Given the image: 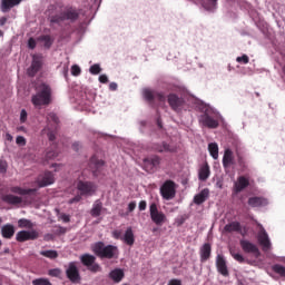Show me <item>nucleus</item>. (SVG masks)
<instances>
[{
	"mask_svg": "<svg viewBox=\"0 0 285 285\" xmlns=\"http://www.w3.org/2000/svg\"><path fill=\"white\" fill-rule=\"evenodd\" d=\"M36 94L31 96V104L35 108L50 106L52 104V87L46 82L36 85Z\"/></svg>",
	"mask_w": 285,
	"mask_h": 285,
	"instance_id": "obj_1",
	"label": "nucleus"
},
{
	"mask_svg": "<svg viewBox=\"0 0 285 285\" xmlns=\"http://www.w3.org/2000/svg\"><path fill=\"white\" fill-rule=\"evenodd\" d=\"M92 252L100 259H117L119 257V247L106 245L104 242H97L92 246Z\"/></svg>",
	"mask_w": 285,
	"mask_h": 285,
	"instance_id": "obj_2",
	"label": "nucleus"
},
{
	"mask_svg": "<svg viewBox=\"0 0 285 285\" xmlns=\"http://www.w3.org/2000/svg\"><path fill=\"white\" fill-rule=\"evenodd\" d=\"M76 188L77 190H79L80 194L68 200V204L70 205L79 204V202H81V197L95 195V193L97 191V185L92 181L78 180L76 183Z\"/></svg>",
	"mask_w": 285,
	"mask_h": 285,
	"instance_id": "obj_3",
	"label": "nucleus"
},
{
	"mask_svg": "<svg viewBox=\"0 0 285 285\" xmlns=\"http://www.w3.org/2000/svg\"><path fill=\"white\" fill-rule=\"evenodd\" d=\"M77 19H79V11L72 7H67L60 14L51 17V23H62V21L75 23Z\"/></svg>",
	"mask_w": 285,
	"mask_h": 285,
	"instance_id": "obj_4",
	"label": "nucleus"
},
{
	"mask_svg": "<svg viewBox=\"0 0 285 285\" xmlns=\"http://www.w3.org/2000/svg\"><path fill=\"white\" fill-rule=\"evenodd\" d=\"M167 104L174 112L179 114L186 110V98L175 92H171L167 96Z\"/></svg>",
	"mask_w": 285,
	"mask_h": 285,
	"instance_id": "obj_5",
	"label": "nucleus"
},
{
	"mask_svg": "<svg viewBox=\"0 0 285 285\" xmlns=\"http://www.w3.org/2000/svg\"><path fill=\"white\" fill-rule=\"evenodd\" d=\"M149 215L150 219L156 226H164L166 222H168V217L164 214V212L159 210L157 203H151L149 205Z\"/></svg>",
	"mask_w": 285,
	"mask_h": 285,
	"instance_id": "obj_6",
	"label": "nucleus"
},
{
	"mask_svg": "<svg viewBox=\"0 0 285 285\" xmlns=\"http://www.w3.org/2000/svg\"><path fill=\"white\" fill-rule=\"evenodd\" d=\"M160 195L163 199H166V202H170V199H175V196L177 195V184H175L173 180H166L160 186Z\"/></svg>",
	"mask_w": 285,
	"mask_h": 285,
	"instance_id": "obj_7",
	"label": "nucleus"
},
{
	"mask_svg": "<svg viewBox=\"0 0 285 285\" xmlns=\"http://www.w3.org/2000/svg\"><path fill=\"white\" fill-rule=\"evenodd\" d=\"M80 262L82 266H86L90 273H99L101 271V266L96 263L97 257L91 254H83L80 256Z\"/></svg>",
	"mask_w": 285,
	"mask_h": 285,
	"instance_id": "obj_8",
	"label": "nucleus"
},
{
	"mask_svg": "<svg viewBox=\"0 0 285 285\" xmlns=\"http://www.w3.org/2000/svg\"><path fill=\"white\" fill-rule=\"evenodd\" d=\"M66 275L71 284H79L81 282V274H79V267H77V262H70L68 264Z\"/></svg>",
	"mask_w": 285,
	"mask_h": 285,
	"instance_id": "obj_9",
	"label": "nucleus"
},
{
	"mask_svg": "<svg viewBox=\"0 0 285 285\" xmlns=\"http://www.w3.org/2000/svg\"><path fill=\"white\" fill-rule=\"evenodd\" d=\"M142 95L146 101H148L149 104H155V100L159 101L160 104H164L166 101V95H164V92L145 89L142 91Z\"/></svg>",
	"mask_w": 285,
	"mask_h": 285,
	"instance_id": "obj_10",
	"label": "nucleus"
},
{
	"mask_svg": "<svg viewBox=\"0 0 285 285\" xmlns=\"http://www.w3.org/2000/svg\"><path fill=\"white\" fill-rule=\"evenodd\" d=\"M149 148L150 150H154V153H177V146L170 145L166 141L153 142Z\"/></svg>",
	"mask_w": 285,
	"mask_h": 285,
	"instance_id": "obj_11",
	"label": "nucleus"
},
{
	"mask_svg": "<svg viewBox=\"0 0 285 285\" xmlns=\"http://www.w3.org/2000/svg\"><path fill=\"white\" fill-rule=\"evenodd\" d=\"M36 184L39 188H46V186H51L55 184V174L52 171H45L43 174L39 175L36 179Z\"/></svg>",
	"mask_w": 285,
	"mask_h": 285,
	"instance_id": "obj_12",
	"label": "nucleus"
},
{
	"mask_svg": "<svg viewBox=\"0 0 285 285\" xmlns=\"http://www.w3.org/2000/svg\"><path fill=\"white\" fill-rule=\"evenodd\" d=\"M16 239H17V242H21V243L39 239V232H37L35 229H32L30 232L21 230V232L17 233Z\"/></svg>",
	"mask_w": 285,
	"mask_h": 285,
	"instance_id": "obj_13",
	"label": "nucleus"
},
{
	"mask_svg": "<svg viewBox=\"0 0 285 285\" xmlns=\"http://www.w3.org/2000/svg\"><path fill=\"white\" fill-rule=\"evenodd\" d=\"M42 66L43 61L41 60V56L33 55L31 66L27 69V75L35 77V75L41 70Z\"/></svg>",
	"mask_w": 285,
	"mask_h": 285,
	"instance_id": "obj_14",
	"label": "nucleus"
},
{
	"mask_svg": "<svg viewBox=\"0 0 285 285\" xmlns=\"http://www.w3.org/2000/svg\"><path fill=\"white\" fill-rule=\"evenodd\" d=\"M42 66L43 61L41 60V56L33 55L31 66L27 69V75L35 77V75L41 70Z\"/></svg>",
	"mask_w": 285,
	"mask_h": 285,
	"instance_id": "obj_15",
	"label": "nucleus"
},
{
	"mask_svg": "<svg viewBox=\"0 0 285 285\" xmlns=\"http://www.w3.org/2000/svg\"><path fill=\"white\" fill-rule=\"evenodd\" d=\"M146 170H157L161 166V157L154 155L144 159Z\"/></svg>",
	"mask_w": 285,
	"mask_h": 285,
	"instance_id": "obj_16",
	"label": "nucleus"
},
{
	"mask_svg": "<svg viewBox=\"0 0 285 285\" xmlns=\"http://www.w3.org/2000/svg\"><path fill=\"white\" fill-rule=\"evenodd\" d=\"M104 160L92 156L89 160V168L92 170L94 177H99L101 169L104 168Z\"/></svg>",
	"mask_w": 285,
	"mask_h": 285,
	"instance_id": "obj_17",
	"label": "nucleus"
},
{
	"mask_svg": "<svg viewBox=\"0 0 285 285\" xmlns=\"http://www.w3.org/2000/svg\"><path fill=\"white\" fill-rule=\"evenodd\" d=\"M257 239L258 244L263 246L264 249L268 250V248H271V238H268V233H266V229L262 225L258 232Z\"/></svg>",
	"mask_w": 285,
	"mask_h": 285,
	"instance_id": "obj_18",
	"label": "nucleus"
},
{
	"mask_svg": "<svg viewBox=\"0 0 285 285\" xmlns=\"http://www.w3.org/2000/svg\"><path fill=\"white\" fill-rule=\"evenodd\" d=\"M240 248H243L244 253H252L253 255H256V257H259V247L249 240L242 239Z\"/></svg>",
	"mask_w": 285,
	"mask_h": 285,
	"instance_id": "obj_19",
	"label": "nucleus"
},
{
	"mask_svg": "<svg viewBox=\"0 0 285 285\" xmlns=\"http://www.w3.org/2000/svg\"><path fill=\"white\" fill-rule=\"evenodd\" d=\"M23 0H1L0 1V10L1 12H10L12 8H17V6H21Z\"/></svg>",
	"mask_w": 285,
	"mask_h": 285,
	"instance_id": "obj_20",
	"label": "nucleus"
},
{
	"mask_svg": "<svg viewBox=\"0 0 285 285\" xmlns=\"http://www.w3.org/2000/svg\"><path fill=\"white\" fill-rule=\"evenodd\" d=\"M216 267L223 277H228V275H230L228 272V266L226 265V259L219 254L216 257Z\"/></svg>",
	"mask_w": 285,
	"mask_h": 285,
	"instance_id": "obj_21",
	"label": "nucleus"
},
{
	"mask_svg": "<svg viewBox=\"0 0 285 285\" xmlns=\"http://www.w3.org/2000/svg\"><path fill=\"white\" fill-rule=\"evenodd\" d=\"M202 122L206 128H219V121L215 119L213 116H210L208 112H205L202 116Z\"/></svg>",
	"mask_w": 285,
	"mask_h": 285,
	"instance_id": "obj_22",
	"label": "nucleus"
},
{
	"mask_svg": "<svg viewBox=\"0 0 285 285\" xmlns=\"http://www.w3.org/2000/svg\"><path fill=\"white\" fill-rule=\"evenodd\" d=\"M250 186V181L245 176H240L237 178V181L234 184V193L237 195L248 188Z\"/></svg>",
	"mask_w": 285,
	"mask_h": 285,
	"instance_id": "obj_23",
	"label": "nucleus"
},
{
	"mask_svg": "<svg viewBox=\"0 0 285 285\" xmlns=\"http://www.w3.org/2000/svg\"><path fill=\"white\" fill-rule=\"evenodd\" d=\"M247 204L250 208H261V206H268V200L264 197L254 196L248 198Z\"/></svg>",
	"mask_w": 285,
	"mask_h": 285,
	"instance_id": "obj_24",
	"label": "nucleus"
},
{
	"mask_svg": "<svg viewBox=\"0 0 285 285\" xmlns=\"http://www.w3.org/2000/svg\"><path fill=\"white\" fill-rule=\"evenodd\" d=\"M213 253V248L210 247L209 243H205L199 250L200 262L204 264L210 259V255Z\"/></svg>",
	"mask_w": 285,
	"mask_h": 285,
	"instance_id": "obj_25",
	"label": "nucleus"
},
{
	"mask_svg": "<svg viewBox=\"0 0 285 285\" xmlns=\"http://www.w3.org/2000/svg\"><path fill=\"white\" fill-rule=\"evenodd\" d=\"M210 197V190L208 188L203 189L199 194L194 197V204L202 206L206 199Z\"/></svg>",
	"mask_w": 285,
	"mask_h": 285,
	"instance_id": "obj_26",
	"label": "nucleus"
},
{
	"mask_svg": "<svg viewBox=\"0 0 285 285\" xmlns=\"http://www.w3.org/2000/svg\"><path fill=\"white\" fill-rule=\"evenodd\" d=\"M1 235L4 239H12L14 237V225L6 224L1 227Z\"/></svg>",
	"mask_w": 285,
	"mask_h": 285,
	"instance_id": "obj_27",
	"label": "nucleus"
},
{
	"mask_svg": "<svg viewBox=\"0 0 285 285\" xmlns=\"http://www.w3.org/2000/svg\"><path fill=\"white\" fill-rule=\"evenodd\" d=\"M232 164H235V157L233 156V150L226 149L223 156L224 168H230Z\"/></svg>",
	"mask_w": 285,
	"mask_h": 285,
	"instance_id": "obj_28",
	"label": "nucleus"
},
{
	"mask_svg": "<svg viewBox=\"0 0 285 285\" xmlns=\"http://www.w3.org/2000/svg\"><path fill=\"white\" fill-rule=\"evenodd\" d=\"M121 239L127 244V246L135 245V232H132V227H128L126 229L125 235Z\"/></svg>",
	"mask_w": 285,
	"mask_h": 285,
	"instance_id": "obj_29",
	"label": "nucleus"
},
{
	"mask_svg": "<svg viewBox=\"0 0 285 285\" xmlns=\"http://www.w3.org/2000/svg\"><path fill=\"white\" fill-rule=\"evenodd\" d=\"M109 277L110 279H112V282H115V284H119V282H121V279H124L125 274H124V269L121 268H115L109 273Z\"/></svg>",
	"mask_w": 285,
	"mask_h": 285,
	"instance_id": "obj_30",
	"label": "nucleus"
},
{
	"mask_svg": "<svg viewBox=\"0 0 285 285\" xmlns=\"http://www.w3.org/2000/svg\"><path fill=\"white\" fill-rule=\"evenodd\" d=\"M2 202H4V204H11L12 206H17V204H21L23 199L19 196L7 194L2 196Z\"/></svg>",
	"mask_w": 285,
	"mask_h": 285,
	"instance_id": "obj_31",
	"label": "nucleus"
},
{
	"mask_svg": "<svg viewBox=\"0 0 285 285\" xmlns=\"http://www.w3.org/2000/svg\"><path fill=\"white\" fill-rule=\"evenodd\" d=\"M210 177V166L208 164L203 165L198 171V178L200 181H206Z\"/></svg>",
	"mask_w": 285,
	"mask_h": 285,
	"instance_id": "obj_32",
	"label": "nucleus"
},
{
	"mask_svg": "<svg viewBox=\"0 0 285 285\" xmlns=\"http://www.w3.org/2000/svg\"><path fill=\"white\" fill-rule=\"evenodd\" d=\"M225 233H242V224L239 222H232L224 227Z\"/></svg>",
	"mask_w": 285,
	"mask_h": 285,
	"instance_id": "obj_33",
	"label": "nucleus"
},
{
	"mask_svg": "<svg viewBox=\"0 0 285 285\" xmlns=\"http://www.w3.org/2000/svg\"><path fill=\"white\" fill-rule=\"evenodd\" d=\"M10 193H13L14 195H35V193H37V189H23L19 186H14L10 188Z\"/></svg>",
	"mask_w": 285,
	"mask_h": 285,
	"instance_id": "obj_34",
	"label": "nucleus"
},
{
	"mask_svg": "<svg viewBox=\"0 0 285 285\" xmlns=\"http://www.w3.org/2000/svg\"><path fill=\"white\" fill-rule=\"evenodd\" d=\"M101 210H104V204H101L99 200H96L90 210L91 217H99L101 215Z\"/></svg>",
	"mask_w": 285,
	"mask_h": 285,
	"instance_id": "obj_35",
	"label": "nucleus"
},
{
	"mask_svg": "<svg viewBox=\"0 0 285 285\" xmlns=\"http://www.w3.org/2000/svg\"><path fill=\"white\" fill-rule=\"evenodd\" d=\"M208 151L213 159H219V146L217 145V142H210L208 145Z\"/></svg>",
	"mask_w": 285,
	"mask_h": 285,
	"instance_id": "obj_36",
	"label": "nucleus"
},
{
	"mask_svg": "<svg viewBox=\"0 0 285 285\" xmlns=\"http://www.w3.org/2000/svg\"><path fill=\"white\" fill-rule=\"evenodd\" d=\"M40 255H42V257H47L48 259H57V257H59V253L55 249L41 250Z\"/></svg>",
	"mask_w": 285,
	"mask_h": 285,
	"instance_id": "obj_37",
	"label": "nucleus"
},
{
	"mask_svg": "<svg viewBox=\"0 0 285 285\" xmlns=\"http://www.w3.org/2000/svg\"><path fill=\"white\" fill-rule=\"evenodd\" d=\"M236 157H237V164L240 168V170H246V158L244 157L243 153L236 151Z\"/></svg>",
	"mask_w": 285,
	"mask_h": 285,
	"instance_id": "obj_38",
	"label": "nucleus"
},
{
	"mask_svg": "<svg viewBox=\"0 0 285 285\" xmlns=\"http://www.w3.org/2000/svg\"><path fill=\"white\" fill-rule=\"evenodd\" d=\"M57 145H52L50 149L47 150L46 153V159H56V157L59 156V151H57Z\"/></svg>",
	"mask_w": 285,
	"mask_h": 285,
	"instance_id": "obj_39",
	"label": "nucleus"
},
{
	"mask_svg": "<svg viewBox=\"0 0 285 285\" xmlns=\"http://www.w3.org/2000/svg\"><path fill=\"white\" fill-rule=\"evenodd\" d=\"M18 227L19 228H33L35 224L30 219L21 218L18 220Z\"/></svg>",
	"mask_w": 285,
	"mask_h": 285,
	"instance_id": "obj_40",
	"label": "nucleus"
},
{
	"mask_svg": "<svg viewBox=\"0 0 285 285\" xmlns=\"http://www.w3.org/2000/svg\"><path fill=\"white\" fill-rule=\"evenodd\" d=\"M229 253H230L232 257H234V259L236 262H238L239 264H244V262H246V258H244V256L242 254L237 253L235 250V248H229Z\"/></svg>",
	"mask_w": 285,
	"mask_h": 285,
	"instance_id": "obj_41",
	"label": "nucleus"
},
{
	"mask_svg": "<svg viewBox=\"0 0 285 285\" xmlns=\"http://www.w3.org/2000/svg\"><path fill=\"white\" fill-rule=\"evenodd\" d=\"M40 41H43L45 48H51L52 43H55V39L50 36H41Z\"/></svg>",
	"mask_w": 285,
	"mask_h": 285,
	"instance_id": "obj_42",
	"label": "nucleus"
},
{
	"mask_svg": "<svg viewBox=\"0 0 285 285\" xmlns=\"http://www.w3.org/2000/svg\"><path fill=\"white\" fill-rule=\"evenodd\" d=\"M272 271H274V273H276L277 275H281V277H285V267L276 264L272 267Z\"/></svg>",
	"mask_w": 285,
	"mask_h": 285,
	"instance_id": "obj_43",
	"label": "nucleus"
},
{
	"mask_svg": "<svg viewBox=\"0 0 285 285\" xmlns=\"http://www.w3.org/2000/svg\"><path fill=\"white\" fill-rule=\"evenodd\" d=\"M32 285H52L48 278H36L32 281Z\"/></svg>",
	"mask_w": 285,
	"mask_h": 285,
	"instance_id": "obj_44",
	"label": "nucleus"
},
{
	"mask_svg": "<svg viewBox=\"0 0 285 285\" xmlns=\"http://www.w3.org/2000/svg\"><path fill=\"white\" fill-rule=\"evenodd\" d=\"M48 275L50 277H61V271L59 268L49 269Z\"/></svg>",
	"mask_w": 285,
	"mask_h": 285,
	"instance_id": "obj_45",
	"label": "nucleus"
},
{
	"mask_svg": "<svg viewBox=\"0 0 285 285\" xmlns=\"http://www.w3.org/2000/svg\"><path fill=\"white\" fill-rule=\"evenodd\" d=\"M91 75H99L101 72V67L99 65H92L89 69Z\"/></svg>",
	"mask_w": 285,
	"mask_h": 285,
	"instance_id": "obj_46",
	"label": "nucleus"
},
{
	"mask_svg": "<svg viewBox=\"0 0 285 285\" xmlns=\"http://www.w3.org/2000/svg\"><path fill=\"white\" fill-rule=\"evenodd\" d=\"M28 121V111L26 109H22L20 111V124H26Z\"/></svg>",
	"mask_w": 285,
	"mask_h": 285,
	"instance_id": "obj_47",
	"label": "nucleus"
},
{
	"mask_svg": "<svg viewBox=\"0 0 285 285\" xmlns=\"http://www.w3.org/2000/svg\"><path fill=\"white\" fill-rule=\"evenodd\" d=\"M71 75H73V77H79V75H81V68L77 65H73L71 67Z\"/></svg>",
	"mask_w": 285,
	"mask_h": 285,
	"instance_id": "obj_48",
	"label": "nucleus"
},
{
	"mask_svg": "<svg viewBox=\"0 0 285 285\" xmlns=\"http://www.w3.org/2000/svg\"><path fill=\"white\" fill-rule=\"evenodd\" d=\"M49 121H53V124H59V117L55 112H50L47 117Z\"/></svg>",
	"mask_w": 285,
	"mask_h": 285,
	"instance_id": "obj_49",
	"label": "nucleus"
},
{
	"mask_svg": "<svg viewBox=\"0 0 285 285\" xmlns=\"http://www.w3.org/2000/svg\"><path fill=\"white\" fill-rule=\"evenodd\" d=\"M236 61H237V63L246 65V63H248V61H250V59L246 55H243L242 57H237Z\"/></svg>",
	"mask_w": 285,
	"mask_h": 285,
	"instance_id": "obj_50",
	"label": "nucleus"
},
{
	"mask_svg": "<svg viewBox=\"0 0 285 285\" xmlns=\"http://www.w3.org/2000/svg\"><path fill=\"white\" fill-rule=\"evenodd\" d=\"M47 136L49 141H55L57 139V131L48 129Z\"/></svg>",
	"mask_w": 285,
	"mask_h": 285,
	"instance_id": "obj_51",
	"label": "nucleus"
},
{
	"mask_svg": "<svg viewBox=\"0 0 285 285\" xmlns=\"http://www.w3.org/2000/svg\"><path fill=\"white\" fill-rule=\"evenodd\" d=\"M16 144H17L18 146H26V144H27L26 138H24L23 136H18V137L16 138Z\"/></svg>",
	"mask_w": 285,
	"mask_h": 285,
	"instance_id": "obj_52",
	"label": "nucleus"
},
{
	"mask_svg": "<svg viewBox=\"0 0 285 285\" xmlns=\"http://www.w3.org/2000/svg\"><path fill=\"white\" fill-rule=\"evenodd\" d=\"M8 171V163L0 159V173H7Z\"/></svg>",
	"mask_w": 285,
	"mask_h": 285,
	"instance_id": "obj_53",
	"label": "nucleus"
},
{
	"mask_svg": "<svg viewBox=\"0 0 285 285\" xmlns=\"http://www.w3.org/2000/svg\"><path fill=\"white\" fill-rule=\"evenodd\" d=\"M28 48H30V50H35V48H37V41L35 40V38H29Z\"/></svg>",
	"mask_w": 285,
	"mask_h": 285,
	"instance_id": "obj_54",
	"label": "nucleus"
},
{
	"mask_svg": "<svg viewBox=\"0 0 285 285\" xmlns=\"http://www.w3.org/2000/svg\"><path fill=\"white\" fill-rule=\"evenodd\" d=\"M136 208H137V203H135V202L129 203V205H128L129 213H132V210H135Z\"/></svg>",
	"mask_w": 285,
	"mask_h": 285,
	"instance_id": "obj_55",
	"label": "nucleus"
},
{
	"mask_svg": "<svg viewBox=\"0 0 285 285\" xmlns=\"http://www.w3.org/2000/svg\"><path fill=\"white\" fill-rule=\"evenodd\" d=\"M148 206V204L146 203V200H141L138 205L139 210H146V207Z\"/></svg>",
	"mask_w": 285,
	"mask_h": 285,
	"instance_id": "obj_56",
	"label": "nucleus"
},
{
	"mask_svg": "<svg viewBox=\"0 0 285 285\" xmlns=\"http://www.w3.org/2000/svg\"><path fill=\"white\" fill-rule=\"evenodd\" d=\"M99 81H100V83H108V76L100 75L99 76Z\"/></svg>",
	"mask_w": 285,
	"mask_h": 285,
	"instance_id": "obj_57",
	"label": "nucleus"
},
{
	"mask_svg": "<svg viewBox=\"0 0 285 285\" xmlns=\"http://www.w3.org/2000/svg\"><path fill=\"white\" fill-rule=\"evenodd\" d=\"M168 285H181V282L177 278H173L168 282Z\"/></svg>",
	"mask_w": 285,
	"mask_h": 285,
	"instance_id": "obj_58",
	"label": "nucleus"
},
{
	"mask_svg": "<svg viewBox=\"0 0 285 285\" xmlns=\"http://www.w3.org/2000/svg\"><path fill=\"white\" fill-rule=\"evenodd\" d=\"M61 219H62V222H65V224L70 223V216L67 215V214H62V215H61Z\"/></svg>",
	"mask_w": 285,
	"mask_h": 285,
	"instance_id": "obj_59",
	"label": "nucleus"
},
{
	"mask_svg": "<svg viewBox=\"0 0 285 285\" xmlns=\"http://www.w3.org/2000/svg\"><path fill=\"white\" fill-rule=\"evenodd\" d=\"M117 88H118V86H117V83L116 82H111V83H109V90H117Z\"/></svg>",
	"mask_w": 285,
	"mask_h": 285,
	"instance_id": "obj_60",
	"label": "nucleus"
},
{
	"mask_svg": "<svg viewBox=\"0 0 285 285\" xmlns=\"http://www.w3.org/2000/svg\"><path fill=\"white\" fill-rule=\"evenodd\" d=\"M72 148L73 150H76V153L79 150V148H81V145L79 142H73L72 144Z\"/></svg>",
	"mask_w": 285,
	"mask_h": 285,
	"instance_id": "obj_61",
	"label": "nucleus"
},
{
	"mask_svg": "<svg viewBox=\"0 0 285 285\" xmlns=\"http://www.w3.org/2000/svg\"><path fill=\"white\" fill-rule=\"evenodd\" d=\"M53 238H55V236H52V234L45 235V242H50Z\"/></svg>",
	"mask_w": 285,
	"mask_h": 285,
	"instance_id": "obj_62",
	"label": "nucleus"
},
{
	"mask_svg": "<svg viewBox=\"0 0 285 285\" xmlns=\"http://www.w3.org/2000/svg\"><path fill=\"white\" fill-rule=\"evenodd\" d=\"M6 23H8V18L6 17L0 18V26H6Z\"/></svg>",
	"mask_w": 285,
	"mask_h": 285,
	"instance_id": "obj_63",
	"label": "nucleus"
},
{
	"mask_svg": "<svg viewBox=\"0 0 285 285\" xmlns=\"http://www.w3.org/2000/svg\"><path fill=\"white\" fill-rule=\"evenodd\" d=\"M114 237L115 239H119L121 237V232H118V230L114 232Z\"/></svg>",
	"mask_w": 285,
	"mask_h": 285,
	"instance_id": "obj_64",
	"label": "nucleus"
}]
</instances>
